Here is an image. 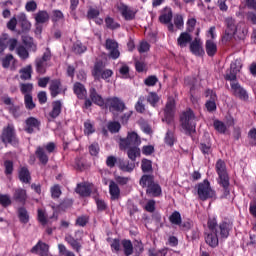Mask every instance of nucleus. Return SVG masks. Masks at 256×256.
<instances>
[{
    "label": "nucleus",
    "instance_id": "1",
    "mask_svg": "<svg viewBox=\"0 0 256 256\" xmlns=\"http://www.w3.org/2000/svg\"><path fill=\"white\" fill-rule=\"evenodd\" d=\"M180 123L186 135L195 133V129L197 127V118L195 117L193 110L187 109L186 111L182 112L180 115Z\"/></svg>",
    "mask_w": 256,
    "mask_h": 256
},
{
    "label": "nucleus",
    "instance_id": "2",
    "mask_svg": "<svg viewBox=\"0 0 256 256\" xmlns=\"http://www.w3.org/2000/svg\"><path fill=\"white\" fill-rule=\"evenodd\" d=\"M91 73L95 81H101V79H103L104 81L109 83V79L113 77V70L105 69V64L103 63V61L95 62Z\"/></svg>",
    "mask_w": 256,
    "mask_h": 256
},
{
    "label": "nucleus",
    "instance_id": "3",
    "mask_svg": "<svg viewBox=\"0 0 256 256\" xmlns=\"http://www.w3.org/2000/svg\"><path fill=\"white\" fill-rule=\"evenodd\" d=\"M216 173L219 176V183L223 186L224 195H229V174H227V165L225 161L219 159L216 162Z\"/></svg>",
    "mask_w": 256,
    "mask_h": 256
},
{
    "label": "nucleus",
    "instance_id": "4",
    "mask_svg": "<svg viewBox=\"0 0 256 256\" xmlns=\"http://www.w3.org/2000/svg\"><path fill=\"white\" fill-rule=\"evenodd\" d=\"M208 228L210 229V233L205 237V242L209 247H217L219 245V230L217 229V219H209L208 220Z\"/></svg>",
    "mask_w": 256,
    "mask_h": 256
},
{
    "label": "nucleus",
    "instance_id": "5",
    "mask_svg": "<svg viewBox=\"0 0 256 256\" xmlns=\"http://www.w3.org/2000/svg\"><path fill=\"white\" fill-rule=\"evenodd\" d=\"M1 141L4 145H19V139L17 138V132H15V126L8 124L3 128L1 134Z\"/></svg>",
    "mask_w": 256,
    "mask_h": 256
},
{
    "label": "nucleus",
    "instance_id": "6",
    "mask_svg": "<svg viewBox=\"0 0 256 256\" xmlns=\"http://www.w3.org/2000/svg\"><path fill=\"white\" fill-rule=\"evenodd\" d=\"M141 145V137L136 132H128L126 138H120L119 147L121 151L129 149V147H139Z\"/></svg>",
    "mask_w": 256,
    "mask_h": 256
},
{
    "label": "nucleus",
    "instance_id": "7",
    "mask_svg": "<svg viewBox=\"0 0 256 256\" xmlns=\"http://www.w3.org/2000/svg\"><path fill=\"white\" fill-rule=\"evenodd\" d=\"M51 57V50L46 48L42 57L35 59L36 72L39 73V75H45V73H47V67H49L48 63L51 61Z\"/></svg>",
    "mask_w": 256,
    "mask_h": 256
},
{
    "label": "nucleus",
    "instance_id": "8",
    "mask_svg": "<svg viewBox=\"0 0 256 256\" xmlns=\"http://www.w3.org/2000/svg\"><path fill=\"white\" fill-rule=\"evenodd\" d=\"M175 119V99L169 97L165 108H164V117L162 118L163 123H167V125H173L175 128V124L173 123Z\"/></svg>",
    "mask_w": 256,
    "mask_h": 256
},
{
    "label": "nucleus",
    "instance_id": "9",
    "mask_svg": "<svg viewBox=\"0 0 256 256\" xmlns=\"http://www.w3.org/2000/svg\"><path fill=\"white\" fill-rule=\"evenodd\" d=\"M198 197L201 201H207V199H213L215 192L211 189V184L204 180L197 186Z\"/></svg>",
    "mask_w": 256,
    "mask_h": 256
},
{
    "label": "nucleus",
    "instance_id": "10",
    "mask_svg": "<svg viewBox=\"0 0 256 256\" xmlns=\"http://www.w3.org/2000/svg\"><path fill=\"white\" fill-rule=\"evenodd\" d=\"M105 107L109 108L111 113H113V111H116L117 113H123V111L127 109V105H125V102L119 97L107 98Z\"/></svg>",
    "mask_w": 256,
    "mask_h": 256
},
{
    "label": "nucleus",
    "instance_id": "11",
    "mask_svg": "<svg viewBox=\"0 0 256 256\" xmlns=\"http://www.w3.org/2000/svg\"><path fill=\"white\" fill-rule=\"evenodd\" d=\"M225 25L226 30L225 34L222 37L223 43H229L231 39H233V33H235L236 29L239 27V24H237V21L233 19L232 17H228L225 19Z\"/></svg>",
    "mask_w": 256,
    "mask_h": 256
},
{
    "label": "nucleus",
    "instance_id": "12",
    "mask_svg": "<svg viewBox=\"0 0 256 256\" xmlns=\"http://www.w3.org/2000/svg\"><path fill=\"white\" fill-rule=\"evenodd\" d=\"M231 93L236 99H240V101L247 102L249 101V92L241 86L239 82L230 83Z\"/></svg>",
    "mask_w": 256,
    "mask_h": 256
},
{
    "label": "nucleus",
    "instance_id": "13",
    "mask_svg": "<svg viewBox=\"0 0 256 256\" xmlns=\"http://www.w3.org/2000/svg\"><path fill=\"white\" fill-rule=\"evenodd\" d=\"M104 47L108 51V57L111 59H119L121 52H119V43L117 41L108 38L105 41Z\"/></svg>",
    "mask_w": 256,
    "mask_h": 256
},
{
    "label": "nucleus",
    "instance_id": "14",
    "mask_svg": "<svg viewBox=\"0 0 256 256\" xmlns=\"http://www.w3.org/2000/svg\"><path fill=\"white\" fill-rule=\"evenodd\" d=\"M205 96L209 97V100L206 101L205 107L209 113H213V111H217V104L215 103L217 101V94L211 90L208 89L205 92Z\"/></svg>",
    "mask_w": 256,
    "mask_h": 256
},
{
    "label": "nucleus",
    "instance_id": "15",
    "mask_svg": "<svg viewBox=\"0 0 256 256\" xmlns=\"http://www.w3.org/2000/svg\"><path fill=\"white\" fill-rule=\"evenodd\" d=\"M64 241H66V243L70 245L73 251H75L76 253H81V249H83L81 241H83V238H75L71 234H66L64 237Z\"/></svg>",
    "mask_w": 256,
    "mask_h": 256
},
{
    "label": "nucleus",
    "instance_id": "16",
    "mask_svg": "<svg viewBox=\"0 0 256 256\" xmlns=\"http://www.w3.org/2000/svg\"><path fill=\"white\" fill-rule=\"evenodd\" d=\"M216 229L218 230V235H220L221 239H227L229 237V233L233 229V224L230 221H222L217 224Z\"/></svg>",
    "mask_w": 256,
    "mask_h": 256
},
{
    "label": "nucleus",
    "instance_id": "17",
    "mask_svg": "<svg viewBox=\"0 0 256 256\" xmlns=\"http://www.w3.org/2000/svg\"><path fill=\"white\" fill-rule=\"evenodd\" d=\"M41 122L35 117H29L25 121L24 131L30 135L35 133V130L39 131Z\"/></svg>",
    "mask_w": 256,
    "mask_h": 256
},
{
    "label": "nucleus",
    "instance_id": "18",
    "mask_svg": "<svg viewBox=\"0 0 256 256\" xmlns=\"http://www.w3.org/2000/svg\"><path fill=\"white\" fill-rule=\"evenodd\" d=\"M199 149H200L201 153H203V155H205V157H207V155H211V153H213V147L211 144V138L209 137V134H204L203 139L201 140V142L199 144Z\"/></svg>",
    "mask_w": 256,
    "mask_h": 256
},
{
    "label": "nucleus",
    "instance_id": "19",
    "mask_svg": "<svg viewBox=\"0 0 256 256\" xmlns=\"http://www.w3.org/2000/svg\"><path fill=\"white\" fill-rule=\"evenodd\" d=\"M12 199L16 203H20L21 205H25V203H27V190H25L23 188L14 189Z\"/></svg>",
    "mask_w": 256,
    "mask_h": 256
},
{
    "label": "nucleus",
    "instance_id": "20",
    "mask_svg": "<svg viewBox=\"0 0 256 256\" xmlns=\"http://www.w3.org/2000/svg\"><path fill=\"white\" fill-rule=\"evenodd\" d=\"M190 51L197 57L205 55V50H203V42H201V39L195 38L192 43H190Z\"/></svg>",
    "mask_w": 256,
    "mask_h": 256
},
{
    "label": "nucleus",
    "instance_id": "21",
    "mask_svg": "<svg viewBox=\"0 0 256 256\" xmlns=\"http://www.w3.org/2000/svg\"><path fill=\"white\" fill-rule=\"evenodd\" d=\"M249 30L243 23H238V28L233 32V37L236 41H245Z\"/></svg>",
    "mask_w": 256,
    "mask_h": 256
},
{
    "label": "nucleus",
    "instance_id": "22",
    "mask_svg": "<svg viewBox=\"0 0 256 256\" xmlns=\"http://www.w3.org/2000/svg\"><path fill=\"white\" fill-rule=\"evenodd\" d=\"M89 93H90L89 97H90L92 103H94V105H98V107L106 106L105 99H103V96H101L99 93H97V89L91 88L89 90Z\"/></svg>",
    "mask_w": 256,
    "mask_h": 256
},
{
    "label": "nucleus",
    "instance_id": "23",
    "mask_svg": "<svg viewBox=\"0 0 256 256\" xmlns=\"http://www.w3.org/2000/svg\"><path fill=\"white\" fill-rule=\"evenodd\" d=\"M118 168L124 173H133L135 170V162L124 161L123 158H119Z\"/></svg>",
    "mask_w": 256,
    "mask_h": 256
},
{
    "label": "nucleus",
    "instance_id": "24",
    "mask_svg": "<svg viewBox=\"0 0 256 256\" xmlns=\"http://www.w3.org/2000/svg\"><path fill=\"white\" fill-rule=\"evenodd\" d=\"M193 37L188 32H182L177 39V45L181 47V49L187 47V45L192 43Z\"/></svg>",
    "mask_w": 256,
    "mask_h": 256
},
{
    "label": "nucleus",
    "instance_id": "25",
    "mask_svg": "<svg viewBox=\"0 0 256 256\" xmlns=\"http://www.w3.org/2000/svg\"><path fill=\"white\" fill-rule=\"evenodd\" d=\"M73 91L78 99H86L87 98V89L85 85L81 84L80 82H76L73 85Z\"/></svg>",
    "mask_w": 256,
    "mask_h": 256
},
{
    "label": "nucleus",
    "instance_id": "26",
    "mask_svg": "<svg viewBox=\"0 0 256 256\" xmlns=\"http://www.w3.org/2000/svg\"><path fill=\"white\" fill-rule=\"evenodd\" d=\"M34 19L36 21V25H43L50 19L49 12H47V10H39L36 14H34Z\"/></svg>",
    "mask_w": 256,
    "mask_h": 256
},
{
    "label": "nucleus",
    "instance_id": "27",
    "mask_svg": "<svg viewBox=\"0 0 256 256\" xmlns=\"http://www.w3.org/2000/svg\"><path fill=\"white\" fill-rule=\"evenodd\" d=\"M62 84H61V80L59 79H54L50 82V94L51 97H57V95H61V89Z\"/></svg>",
    "mask_w": 256,
    "mask_h": 256
},
{
    "label": "nucleus",
    "instance_id": "28",
    "mask_svg": "<svg viewBox=\"0 0 256 256\" xmlns=\"http://www.w3.org/2000/svg\"><path fill=\"white\" fill-rule=\"evenodd\" d=\"M75 192L80 195V197H89L91 195V186L87 183L77 184Z\"/></svg>",
    "mask_w": 256,
    "mask_h": 256
},
{
    "label": "nucleus",
    "instance_id": "29",
    "mask_svg": "<svg viewBox=\"0 0 256 256\" xmlns=\"http://www.w3.org/2000/svg\"><path fill=\"white\" fill-rule=\"evenodd\" d=\"M18 23L22 29V33H29V31H31V22L27 20V15H18Z\"/></svg>",
    "mask_w": 256,
    "mask_h": 256
},
{
    "label": "nucleus",
    "instance_id": "30",
    "mask_svg": "<svg viewBox=\"0 0 256 256\" xmlns=\"http://www.w3.org/2000/svg\"><path fill=\"white\" fill-rule=\"evenodd\" d=\"M155 183V176L149 175V174H144L139 181V185L145 189H149L153 184Z\"/></svg>",
    "mask_w": 256,
    "mask_h": 256
},
{
    "label": "nucleus",
    "instance_id": "31",
    "mask_svg": "<svg viewBox=\"0 0 256 256\" xmlns=\"http://www.w3.org/2000/svg\"><path fill=\"white\" fill-rule=\"evenodd\" d=\"M127 156L130 161L135 163L137 161V157H141V149L139 146H132L127 148Z\"/></svg>",
    "mask_w": 256,
    "mask_h": 256
},
{
    "label": "nucleus",
    "instance_id": "32",
    "mask_svg": "<svg viewBox=\"0 0 256 256\" xmlns=\"http://www.w3.org/2000/svg\"><path fill=\"white\" fill-rule=\"evenodd\" d=\"M109 193L113 201L119 199L121 195V189H119V185H117V183H115L113 180H111L109 184Z\"/></svg>",
    "mask_w": 256,
    "mask_h": 256
},
{
    "label": "nucleus",
    "instance_id": "33",
    "mask_svg": "<svg viewBox=\"0 0 256 256\" xmlns=\"http://www.w3.org/2000/svg\"><path fill=\"white\" fill-rule=\"evenodd\" d=\"M35 155L42 165H47V163H49V156L45 152V148L38 146L36 148Z\"/></svg>",
    "mask_w": 256,
    "mask_h": 256
},
{
    "label": "nucleus",
    "instance_id": "34",
    "mask_svg": "<svg viewBox=\"0 0 256 256\" xmlns=\"http://www.w3.org/2000/svg\"><path fill=\"white\" fill-rule=\"evenodd\" d=\"M63 109V104L61 100L54 101L52 103V111L49 113V116L52 119H57L59 115H61V110Z\"/></svg>",
    "mask_w": 256,
    "mask_h": 256
},
{
    "label": "nucleus",
    "instance_id": "35",
    "mask_svg": "<svg viewBox=\"0 0 256 256\" xmlns=\"http://www.w3.org/2000/svg\"><path fill=\"white\" fill-rule=\"evenodd\" d=\"M161 193V185H159V183L156 182L146 189V195H148V197H160Z\"/></svg>",
    "mask_w": 256,
    "mask_h": 256
},
{
    "label": "nucleus",
    "instance_id": "36",
    "mask_svg": "<svg viewBox=\"0 0 256 256\" xmlns=\"http://www.w3.org/2000/svg\"><path fill=\"white\" fill-rule=\"evenodd\" d=\"M123 252L125 256H131L134 253L133 242L131 240L124 239L121 241Z\"/></svg>",
    "mask_w": 256,
    "mask_h": 256
},
{
    "label": "nucleus",
    "instance_id": "37",
    "mask_svg": "<svg viewBox=\"0 0 256 256\" xmlns=\"http://www.w3.org/2000/svg\"><path fill=\"white\" fill-rule=\"evenodd\" d=\"M19 179L22 183H31V172H29L27 167L20 168Z\"/></svg>",
    "mask_w": 256,
    "mask_h": 256
},
{
    "label": "nucleus",
    "instance_id": "38",
    "mask_svg": "<svg viewBox=\"0 0 256 256\" xmlns=\"http://www.w3.org/2000/svg\"><path fill=\"white\" fill-rule=\"evenodd\" d=\"M165 13L160 15L159 21L160 23H164V25H167V23H171L173 19V11H171V8H165Z\"/></svg>",
    "mask_w": 256,
    "mask_h": 256
},
{
    "label": "nucleus",
    "instance_id": "39",
    "mask_svg": "<svg viewBox=\"0 0 256 256\" xmlns=\"http://www.w3.org/2000/svg\"><path fill=\"white\" fill-rule=\"evenodd\" d=\"M32 73L33 66L28 65L20 70V79H22L23 81H28L29 79H31Z\"/></svg>",
    "mask_w": 256,
    "mask_h": 256
},
{
    "label": "nucleus",
    "instance_id": "40",
    "mask_svg": "<svg viewBox=\"0 0 256 256\" xmlns=\"http://www.w3.org/2000/svg\"><path fill=\"white\" fill-rule=\"evenodd\" d=\"M206 53L209 57H214L217 53V44L213 40L206 41Z\"/></svg>",
    "mask_w": 256,
    "mask_h": 256
},
{
    "label": "nucleus",
    "instance_id": "41",
    "mask_svg": "<svg viewBox=\"0 0 256 256\" xmlns=\"http://www.w3.org/2000/svg\"><path fill=\"white\" fill-rule=\"evenodd\" d=\"M121 14L126 19V21H133V19H135V12L127 6H122Z\"/></svg>",
    "mask_w": 256,
    "mask_h": 256
},
{
    "label": "nucleus",
    "instance_id": "42",
    "mask_svg": "<svg viewBox=\"0 0 256 256\" xmlns=\"http://www.w3.org/2000/svg\"><path fill=\"white\" fill-rule=\"evenodd\" d=\"M176 141H177V138H175V132L171 130H167L164 138V142L166 143V145H168L169 147H173Z\"/></svg>",
    "mask_w": 256,
    "mask_h": 256
},
{
    "label": "nucleus",
    "instance_id": "43",
    "mask_svg": "<svg viewBox=\"0 0 256 256\" xmlns=\"http://www.w3.org/2000/svg\"><path fill=\"white\" fill-rule=\"evenodd\" d=\"M18 218L20 219V223H29V212L25 207H20L18 209Z\"/></svg>",
    "mask_w": 256,
    "mask_h": 256
},
{
    "label": "nucleus",
    "instance_id": "44",
    "mask_svg": "<svg viewBox=\"0 0 256 256\" xmlns=\"http://www.w3.org/2000/svg\"><path fill=\"white\" fill-rule=\"evenodd\" d=\"M141 169L143 173H151L153 171V162L147 158H143L141 161Z\"/></svg>",
    "mask_w": 256,
    "mask_h": 256
},
{
    "label": "nucleus",
    "instance_id": "45",
    "mask_svg": "<svg viewBox=\"0 0 256 256\" xmlns=\"http://www.w3.org/2000/svg\"><path fill=\"white\" fill-rule=\"evenodd\" d=\"M72 51L76 55H82V53H85V51H87V46H85V45H83V43L77 41L73 44Z\"/></svg>",
    "mask_w": 256,
    "mask_h": 256
},
{
    "label": "nucleus",
    "instance_id": "46",
    "mask_svg": "<svg viewBox=\"0 0 256 256\" xmlns=\"http://www.w3.org/2000/svg\"><path fill=\"white\" fill-rule=\"evenodd\" d=\"M159 95L155 92H150L147 96V102L151 105V107H157V103L160 101Z\"/></svg>",
    "mask_w": 256,
    "mask_h": 256
},
{
    "label": "nucleus",
    "instance_id": "47",
    "mask_svg": "<svg viewBox=\"0 0 256 256\" xmlns=\"http://www.w3.org/2000/svg\"><path fill=\"white\" fill-rule=\"evenodd\" d=\"M24 105L29 111H33V109L36 107L35 102H33V96H31V94H25Z\"/></svg>",
    "mask_w": 256,
    "mask_h": 256
},
{
    "label": "nucleus",
    "instance_id": "48",
    "mask_svg": "<svg viewBox=\"0 0 256 256\" xmlns=\"http://www.w3.org/2000/svg\"><path fill=\"white\" fill-rule=\"evenodd\" d=\"M16 53L20 57V59H29V51H27V48H25V46L23 45H19L16 48Z\"/></svg>",
    "mask_w": 256,
    "mask_h": 256
},
{
    "label": "nucleus",
    "instance_id": "49",
    "mask_svg": "<svg viewBox=\"0 0 256 256\" xmlns=\"http://www.w3.org/2000/svg\"><path fill=\"white\" fill-rule=\"evenodd\" d=\"M145 96H140L137 103L135 104V110L137 113H145Z\"/></svg>",
    "mask_w": 256,
    "mask_h": 256
},
{
    "label": "nucleus",
    "instance_id": "50",
    "mask_svg": "<svg viewBox=\"0 0 256 256\" xmlns=\"http://www.w3.org/2000/svg\"><path fill=\"white\" fill-rule=\"evenodd\" d=\"M169 221L172 223V225H181V213H179V211H174L170 215Z\"/></svg>",
    "mask_w": 256,
    "mask_h": 256
},
{
    "label": "nucleus",
    "instance_id": "51",
    "mask_svg": "<svg viewBox=\"0 0 256 256\" xmlns=\"http://www.w3.org/2000/svg\"><path fill=\"white\" fill-rule=\"evenodd\" d=\"M105 23L107 29H111L112 31H114V29H119V27H121L119 23L115 22V20L109 16L105 18Z\"/></svg>",
    "mask_w": 256,
    "mask_h": 256
},
{
    "label": "nucleus",
    "instance_id": "52",
    "mask_svg": "<svg viewBox=\"0 0 256 256\" xmlns=\"http://www.w3.org/2000/svg\"><path fill=\"white\" fill-rule=\"evenodd\" d=\"M101 15V12L99 11V8H95L93 6H90L87 11V19H97Z\"/></svg>",
    "mask_w": 256,
    "mask_h": 256
},
{
    "label": "nucleus",
    "instance_id": "53",
    "mask_svg": "<svg viewBox=\"0 0 256 256\" xmlns=\"http://www.w3.org/2000/svg\"><path fill=\"white\" fill-rule=\"evenodd\" d=\"M106 165L109 167V169H113L116 165L119 167V158L110 155L106 158Z\"/></svg>",
    "mask_w": 256,
    "mask_h": 256
},
{
    "label": "nucleus",
    "instance_id": "54",
    "mask_svg": "<svg viewBox=\"0 0 256 256\" xmlns=\"http://www.w3.org/2000/svg\"><path fill=\"white\" fill-rule=\"evenodd\" d=\"M13 61H15L13 54H7L4 58H2V67L4 69H9Z\"/></svg>",
    "mask_w": 256,
    "mask_h": 256
},
{
    "label": "nucleus",
    "instance_id": "55",
    "mask_svg": "<svg viewBox=\"0 0 256 256\" xmlns=\"http://www.w3.org/2000/svg\"><path fill=\"white\" fill-rule=\"evenodd\" d=\"M242 67L243 65L241 64V61L235 60L230 64L229 69L232 71V73H236V75H238L241 72Z\"/></svg>",
    "mask_w": 256,
    "mask_h": 256
},
{
    "label": "nucleus",
    "instance_id": "56",
    "mask_svg": "<svg viewBox=\"0 0 256 256\" xmlns=\"http://www.w3.org/2000/svg\"><path fill=\"white\" fill-rule=\"evenodd\" d=\"M19 41L16 38H9V34H7V47L9 51H15L17 49Z\"/></svg>",
    "mask_w": 256,
    "mask_h": 256
},
{
    "label": "nucleus",
    "instance_id": "57",
    "mask_svg": "<svg viewBox=\"0 0 256 256\" xmlns=\"http://www.w3.org/2000/svg\"><path fill=\"white\" fill-rule=\"evenodd\" d=\"M108 130L110 131V133H119V131H121V123L110 122L108 124Z\"/></svg>",
    "mask_w": 256,
    "mask_h": 256
},
{
    "label": "nucleus",
    "instance_id": "58",
    "mask_svg": "<svg viewBox=\"0 0 256 256\" xmlns=\"http://www.w3.org/2000/svg\"><path fill=\"white\" fill-rule=\"evenodd\" d=\"M214 128L218 133H225L227 131V126L222 121L216 120L214 121Z\"/></svg>",
    "mask_w": 256,
    "mask_h": 256
},
{
    "label": "nucleus",
    "instance_id": "59",
    "mask_svg": "<svg viewBox=\"0 0 256 256\" xmlns=\"http://www.w3.org/2000/svg\"><path fill=\"white\" fill-rule=\"evenodd\" d=\"M9 113L15 117V119H19V116L22 115L21 108L19 106L12 105L8 108Z\"/></svg>",
    "mask_w": 256,
    "mask_h": 256
},
{
    "label": "nucleus",
    "instance_id": "60",
    "mask_svg": "<svg viewBox=\"0 0 256 256\" xmlns=\"http://www.w3.org/2000/svg\"><path fill=\"white\" fill-rule=\"evenodd\" d=\"M224 79L226 81H231V83H236L235 81H237V73L233 72L232 70L228 69L226 71V74L224 76Z\"/></svg>",
    "mask_w": 256,
    "mask_h": 256
},
{
    "label": "nucleus",
    "instance_id": "61",
    "mask_svg": "<svg viewBox=\"0 0 256 256\" xmlns=\"http://www.w3.org/2000/svg\"><path fill=\"white\" fill-rule=\"evenodd\" d=\"M52 199H59L61 197V186L59 184L54 185L51 189Z\"/></svg>",
    "mask_w": 256,
    "mask_h": 256
},
{
    "label": "nucleus",
    "instance_id": "62",
    "mask_svg": "<svg viewBox=\"0 0 256 256\" xmlns=\"http://www.w3.org/2000/svg\"><path fill=\"white\" fill-rule=\"evenodd\" d=\"M4 173L5 175H13V161L6 160L4 161Z\"/></svg>",
    "mask_w": 256,
    "mask_h": 256
},
{
    "label": "nucleus",
    "instance_id": "63",
    "mask_svg": "<svg viewBox=\"0 0 256 256\" xmlns=\"http://www.w3.org/2000/svg\"><path fill=\"white\" fill-rule=\"evenodd\" d=\"M5 49H7V34L0 36V55H3Z\"/></svg>",
    "mask_w": 256,
    "mask_h": 256
},
{
    "label": "nucleus",
    "instance_id": "64",
    "mask_svg": "<svg viewBox=\"0 0 256 256\" xmlns=\"http://www.w3.org/2000/svg\"><path fill=\"white\" fill-rule=\"evenodd\" d=\"M246 19L249 23H252V25H256V10L247 12Z\"/></svg>",
    "mask_w": 256,
    "mask_h": 256
}]
</instances>
